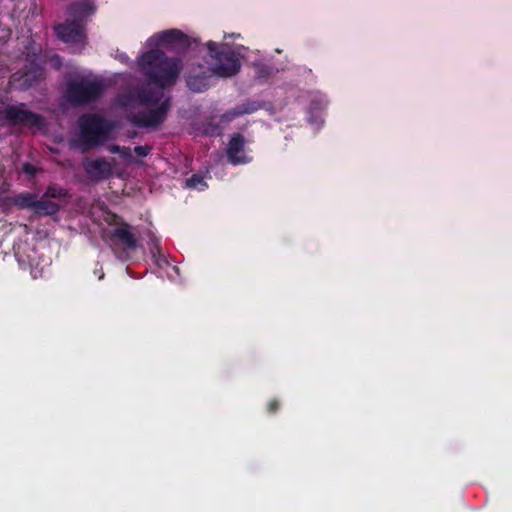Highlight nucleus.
<instances>
[{
	"label": "nucleus",
	"instance_id": "obj_13",
	"mask_svg": "<svg viewBox=\"0 0 512 512\" xmlns=\"http://www.w3.org/2000/svg\"><path fill=\"white\" fill-rule=\"evenodd\" d=\"M92 12H93V7L89 3H85L80 6L72 7L70 10L71 16L78 17L80 19L82 17L88 16Z\"/></svg>",
	"mask_w": 512,
	"mask_h": 512
},
{
	"label": "nucleus",
	"instance_id": "obj_14",
	"mask_svg": "<svg viewBox=\"0 0 512 512\" xmlns=\"http://www.w3.org/2000/svg\"><path fill=\"white\" fill-rule=\"evenodd\" d=\"M186 186L188 188L196 189V190H203L207 185L204 181V179L198 175H193L191 178L186 180Z\"/></svg>",
	"mask_w": 512,
	"mask_h": 512
},
{
	"label": "nucleus",
	"instance_id": "obj_16",
	"mask_svg": "<svg viewBox=\"0 0 512 512\" xmlns=\"http://www.w3.org/2000/svg\"><path fill=\"white\" fill-rule=\"evenodd\" d=\"M178 273V266L171 263L170 267L165 270L162 276H166L169 279L174 280L177 277Z\"/></svg>",
	"mask_w": 512,
	"mask_h": 512
},
{
	"label": "nucleus",
	"instance_id": "obj_15",
	"mask_svg": "<svg viewBox=\"0 0 512 512\" xmlns=\"http://www.w3.org/2000/svg\"><path fill=\"white\" fill-rule=\"evenodd\" d=\"M156 265L159 270V275L162 276L165 270L170 267L171 262L169 261V258H157Z\"/></svg>",
	"mask_w": 512,
	"mask_h": 512
},
{
	"label": "nucleus",
	"instance_id": "obj_17",
	"mask_svg": "<svg viewBox=\"0 0 512 512\" xmlns=\"http://www.w3.org/2000/svg\"><path fill=\"white\" fill-rule=\"evenodd\" d=\"M149 152V149L147 147H136L135 148V153L138 155V156H146Z\"/></svg>",
	"mask_w": 512,
	"mask_h": 512
},
{
	"label": "nucleus",
	"instance_id": "obj_6",
	"mask_svg": "<svg viewBox=\"0 0 512 512\" xmlns=\"http://www.w3.org/2000/svg\"><path fill=\"white\" fill-rule=\"evenodd\" d=\"M5 116L14 123L40 126L41 118L25 109L24 105L10 106L5 110Z\"/></svg>",
	"mask_w": 512,
	"mask_h": 512
},
{
	"label": "nucleus",
	"instance_id": "obj_11",
	"mask_svg": "<svg viewBox=\"0 0 512 512\" xmlns=\"http://www.w3.org/2000/svg\"><path fill=\"white\" fill-rule=\"evenodd\" d=\"M166 109V103H162L156 110H153L148 117H143L139 122L144 126H156L163 120Z\"/></svg>",
	"mask_w": 512,
	"mask_h": 512
},
{
	"label": "nucleus",
	"instance_id": "obj_21",
	"mask_svg": "<svg viewBox=\"0 0 512 512\" xmlns=\"http://www.w3.org/2000/svg\"><path fill=\"white\" fill-rule=\"evenodd\" d=\"M33 204H34V202H32V201H27V202L25 203V205H28V206L33 205Z\"/></svg>",
	"mask_w": 512,
	"mask_h": 512
},
{
	"label": "nucleus",
	"instance_id": "obj_20",
	"mask_svg": "<svg viewBox=\"0 0 512 512\" xmlns=\"http://www.w3.org/2000/svg\"><path fill=\"white\" fill-rule=\"evenodd\" d=\"M156 248H157V253L158 254H160V255L164 254V252L161 250V248H159L158 246H156Z\"/></svg>",
	"mask_w": 512,
	"mask_h": 512
},
{
	"label": "nucleus",
	"instance_id": "obj_8",
	"mask_svg": "<svg viewBox=\"0 0 512 512\" xmlns=\"http://www.w3.org/2000/svg\"><path fill=\"white\" fill-rule=\"evenodd\" d=\"M85 170L92 180H100L109 177L112 173V166L104 160H91L84 164Z\"/></svg>",
	"mask_w": 512,
	"mask_h": 512
},
{
	"label": "nucleus",
	"instance_id": "obj_2",
	"mask_svg": "<svg viewBox=\"0 0 512 512\" xmlns=\"http://www.w3.org/2000/svg\"><path fill=\"white\" fill-rule=\"evenodd\" d=\"M206 46L210 58L207 66L190 62L185 67L187 85L194 92H202L207 89L212 76L231 77L237 74L241 66L240 58L244 56L241 53L244 50L243 47L237 51L227 52L225 44L209 41Z\"/></svg>",
	"mask_w": 512,
	"mask_h": 512
},
{
	"label": "nucleus",
	"instance_id": "obj_12",
	"mask_svg": "<svg viewBox=\"0 0 512 512\" xmlns=\"http://www.w3.org/2000/svg\"><path fill=\"white\" fill-rule=\"evenodd\" d=\"M19 266L22 269L31 268V275L34 278H37L42 275V268L38 269L40 266V258H21L19 260Z\"/></svg>",
	"mask_w": 512,
	"mask_h": 512
},
{
	"label": "nucleus",
	"instance_id": "obj_10",
	"mask_svg": "<svg viewBox=\"0 0 512 512\" xmlns=\"http://www.w3.org/2000/svg\"><path fill=\"white\" fill-rule=\"evenodd\" d=\"M117 102L119 106L124 108H136L140 105L148 104L150 99L146 95L131 94L120 96Z\"/></svg>",
	"mask_w": 512,
	"mask_h": 512
},
{
	"label": "nucleus",
	"instance_id": "obj_3",
	"mask_svg": "<svg viewBox=\"0 0 512 512\" xmlns=\"http://www.w3.org/2000/svg\"><path fill=\"white\" fill-rule=\"evenodd\" d=\"M80 129L83 140L89 145L104 142L110 132V126L97 116H83L80 119Z\"/></svg>",
	"mask_w": 512,
	"mask_h": 512
},
{
	"label": "nucleus",
	"instance_id": "obj_22",
	"mask_svg": "<svg viewBox=\"0 0 512 512\" xmlns=\"http://www.w3.org/2000/svg\"><path fill=\"white\" fill-rule=\"evenodd\" d=\"M271 409H274V403H270Z\"/></svg>",
	"mask_w": 512,
	"mask_h": 512
},
{
	"label": "nucleus",
	"instance_id": "obj_18",
	"mask_svg": "<svg viewBox=\"0 0 512 512\" xmlns=\"http://www.w3.org/2000/svg\"><path fill=\"white\" fill-rule=\"evenodd\" d=\"M241 113H243V111H236V110H234L232 112H229V113L223 115L222 121H226V120L230 119L231 117L237 116V115H239Z\"/></svg>",
	"mask_w": 512,
	"mask_h": 512
},
{
	"label": "nucleus",
	"instance_id": "obj_4",
	"mask_svg": "<svg viewBox=\"0 0 512 512\" xmlns=\"http://www.w3.org/2000/svg\"><path fill=\"white\" fill-rule=\"evenodd\" d=\"M56 32L64 42L73 45L75 48H80L84 44L83 27L78 21L59 25L56 27Z\"/></svg>",
	"mask_w": 512,
	"mask_h": 512
},
{
	"label": "nucleus",
	"instance_id": "obj_9",
	"mask_svg": "<svg viewBox=\"0 0 512 512\" xmlns=\"http://www.w3.org/2000/svg\"><path fill=\"white\" fill-rule=\"evenodd\" d=\"M114 236L128 247H133L137 241L135 229L128 225L118 227L114 231Z\"/></svg>",
	"mask_w": 512,
	"mask_h": 512
},
{
	"label": "nucleus",
	"instance_id": "obj_7",
	"mask_svg": "<svg viewBox=\"0 0 512 512\" xmlns=\"http://www.w3.org/2000/svg\"><path fill=\"white\" fill-rule=\"evenodd\" d=\"M227 156L233 164H244L250 160L245 154L244 139L240 135H235L231 138L227 148Z\"/></svg>",
	"mask_w": 512,
	"mask_h": 512
},
{
	"label": "nucleus",
	"instance_id": "obj_19",
	"mask_svg": "<svg viewBox=\"0 0 512 512\" xmlns=\"http://www.w3.org/2000/svg\"><path fill=\"white\" fill-rule=\"evenodd\" d=\"M23 170L29 175L34 174V168L30 164H24Z\"/></svg>",
	"mask_w": 512,
	"mask_h": 512
},
{
	"label": "nucleus",
	"instance_id": "obj_5",
	"mask_svg": "<svg viewBox=\"0 0 512 512\" xmlns=\"http://www.w3.org/2000/svg\"><path fill=\"white\" fill-rule=\"evenodd\" d=\"M97 92L98 88L94 83L81 81L69 85L67 98L73 103H82L91 100Z\"/></svg>",
	"mask_w": 512,
	"mask_h": 512
},
{
	"label": "nucleus",
	"instance_id": "obj_1",
	"mask_svg": "<svg viewBox=\"0 0 512 512\" xmlns=\"http://www.w3.org/2000/svg\"><path fill=\"white\" fill-rule=\"evenodd\" d=\"M183 38L184 35L181 31L172 29L157 33L147 41V45L151 49L140 56L139 66L148 75V85L151 88L161 90L176 81L182 70L181 61L175 58L164 57L163 53L158 50V47L181 42Z\"/></svg>",
	"mask_w": 512,
	"mask_h": 512
}]
</instances>
